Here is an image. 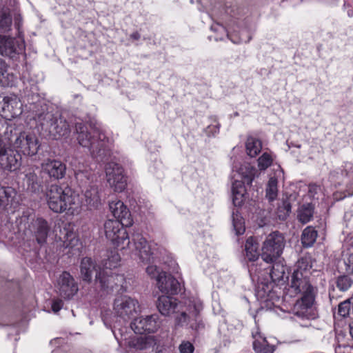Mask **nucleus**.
I'll use <instances>...</instances> for the list:
<instances>
[{"label":"nucleus","instance_id":"obj_49","mask_svg":"<svg viewBox=\"0 0 353 353\" xmlns=\"http://www.w3.org/2000/svg\"><path fill=\"white\" fill-rule=\"evenodd\" d=\"M188 317V316L185 312H181L180 315L176 317V321L177 324H182L186 322Z\"/></svg>","mask_w":353,"mask_h":353},{"label":"nucleus","instance_id":"obj_37","mask_svg":"<svg viewBox=\"0 0 353 353\" xmlns=\"http://www.w3.org/2000/svg\"><path fill=\"white\" fill-rule=\"evenodd\" d=\"M110 210L115 219L119 217L121 213L127 207L121 201H112L109 203Z\"/></svg>","mask_w":353,"mask_h":353},{"label":"nucleus","instance_id":"obj_33","mask_svg":"<svg viewBox=\"0 0 353 353\" xmlns=\"http://www.w3.org/2000/svg\"><path fill=\"white\" fill-rule=\"evenodd\" d=\"M277 179L274 177L270 179L266 188V197L270 201H272L277 197Z\"/></svg>","mask_w":353,"mask_h":353},{"label":"nucleus","instance_id":"obj_19","mask_svg":"<svg viewBox=\"0 0 353 353\" xmlns=\"http://www.w3.org/2000/svg\"><path fill=\"white\" fill-rule=\"evenodd\" d=\"M41 168L46 174L54 179H62L65 174V165L60 161L48 159L41 163Z\"/></svg>","mask_w":353,"mask_h":353},{"label":"nucleus","instance_id":"obj_3","mask_svg":"<svg viewBox=\"0 0 353 353\" xmlns=\"http://www.w3.org/2000/svg\"><path fill=\"white\" fill-rule=\"evenodd\" d=\"M46 196L49 208L56 213H62L74 204L72 190L69 188L63 189L57 184L51 185L47 189Z\"/></svg>","mask_w":353,"mask_h":353},{"label":"nucleus","instance_id":"obj_7","mask_svg":"<svg viewBox=\"0 0 353 353\" xmlns=\"http://www.w3.org/2000/svg\"><path fill=\"white\" fill-rule=\"evenodd\" d=\"M124 280L123 275L116 274L112 270L103 268L97 273L95 284L102 291L108 293L116 288L123 286Z\"/></svg>","mask_w":353,"mask_h":353},{"label":"nucleus","instance_id":"obj_14","mask_svg":"<svg viewBox=\"0 0 353 353\" xmlns=\"http://www.w3.org/2000/svg\"><path fill=\"white\" fill-rule=\"evenodd\" d=\"M21 154L12 150H8L6 147L0 150V166L3 170L14 171L21 165Z\"/></svg>","mask_w":353,"mask_h":353},{"label":"nucleus","instance_id":"obj_34","mask_svg":"<svg viewBox=\"0 0 353 353\" xmlns=\"http://www.w3.org/2000/svg\"><path fill=\"white\" fill-rule=\"evenodd\" d=\"M352 279L347 275L339 276L336 278V285L342 292L348 290L352 285Z\"/></svg>","mask_w":353,"mask_h":353},{"label":"nucleus","instance_id":"obj_39","mask_svg":"<svg viewBox=\"0 0 353 353\" xmlns=\"http://www.w3.org/2000/svg\"><path fill=\"white\" fill-rule=\"evenodd\" d=\"M232 223L236 234H241L245 232V226L242 217L234 212L232 213Z\"/></svg>","mask_w":353,"mask_h":353},{"label":"nucleus","instance_id":"obj_15","mask_svg":"<svg viewBox=\"0 0 353 353\" xmlns=\"http://www.w3.org/2000/svg\"><path fill=\"white\" fill-rule=\"evenodd\" d=\"M246 172H242L243 176V181H235V188H240L237 192L232 193L233 194V203L235 206H240L244 200L245 187L244 183L251 185L255 176V170L250 165L245 166Z\"/></svg>","mask_w":353,"mask_h":353},{"label":"nucleus","instance_id":"obj_21","mask_svg":"<svg viewBox=\"0 0 353 353\" xmlns=\"http://www.w3.org/2000/svg\"><path fill=\"white\" fill-rule=\"evenodd\" d=\"M30 230L34 232L38 243L42 244L46 242L50 226L46 220L43 218H37L31 222Z\"/></svg>","mask_w":353,"mask_h":353},{"label":"nucleus","instance_id":"obj_35","mask_svg":"<svg viewBox=\"0 0 353 353\" xmlns=\"http://www.w3.org/2000/svg\"><path fill=\"white\" fill-rule=\"evenodd\" d=\"M115 221H119L121 225L125 227H130L133 223L131 214L127 208L122 211L119 217H117Z\"/></svg>","mask_w":353,"mask_h":353},{"label":"nucleus","instance_id":"obj_50","mask_svg":"<svg viewBox=\"0 0 353 353\" xmlns=\"http://www.w3.org/2000/svg\"><path fill=\"white\" fill-rule=\"evenodd\" d=\"M8 65L6 62L0 58V77L7 72Z\"/></svg>","mask_w":353,"mask_h":353},{"label":"nucleus","instance_id":"obj_18","mask_svg":"<svg viewBox=\"0 0 353 353\" xmlns=\"http://www.w3.org/2000/svg\"><path fill=\"white\" fill-rule=\"evenodd\" d=\"M23 45L19 44L14 39L0 35V54L14 58L22 52Z\"/></svg>","mask_w":353,"mask_h":353},{"label":"nucleus","instance_id":"obj_23","mask_svg":"<svg viewBox=\"0 0 353 353\" xmlns=\"http://www.w3.org/2000/svg\"><path fill=\"white\" fill-rule=\"evenodd\" d=\"M85 202L90 210L97 209L101 205V199L97 186L92 185L86 189L84 193Z\"/></svg>","mask_w":353,"mask_h":353},{"label":"nucleus","instance_id":"obj_26","mask_svg":"<svg viewBox=\"0 0 353 353\" xmlns=\"http://www.w3.org/2000/svg\"><path fill=\"white\" fill-rule=\"evenodd\" d=\"M314 214V207L311 203L302 205L298 210L297 219L303 224L308 223Z\"/></svg>","mask_w":353,"mask_h":353},{"label":"nucleus","instance_id":"obj_36","mask_svg":"<svg viewBox=\"0 0 353 353\" xmlns=\"http://www.w3.org/2000/svg\"><path fill=\"white\" fill-rule=\"evenodd\" d=\"M12 19L9 14L4 10H0V29L3 31L10 30Z\"/></svg>","mask_w":353,"mask_h":353},{"label":"nucleus","instance_id":"obj_44","mask_svg":"<svg viewBox=\"0 0 353 353\" xmlns=\"http://www.w3.org/2000/svg\"><path fill=\"white\" fill-rule=\"evenodd\" d=\"M10 196L9 190L3 187L0 188V208L8 204Z\"/></svg>","mask_w":353,"mask_h":353},{"label":"nucleus","instance_id":"obj_20","mask_svg":"<svg viewBox=\"0 0 353 353\" xmlns=\"http://www.w3.org/2000/svg\"><path fill=\"white\" fill-rule=\"evenodd\" d=\"M179 304L176 299L169 296H161L157 301V307L163 316H169L178 312Z\"/></svg>","mask_w":353,"mask_h":353},{"label":"nucleus","instance_id":"obj_12","mask_svg":"<svg viewBox=\"0 0 353 353\" xmlns=\"http://www.w3.org/2000/svg\"><path fill=\"white\" fill-rule=\"evenodd\" d=\"M315 295H303L297 300L293 307L294 315L305 318L307 319H314L316 313L314 311L312 305L314 303Z\"/></svg>","mask_w":353,"mask_h":353},{"label":"nucleus","instance_id":"obj_46","mask_svg":"<svg viewBox=\"0 0 353 353\" xmlns=\"http://www.w3.org/2000/svg\"><path fill=\"white\" fill-rule=\"evenodd\" d=\"M179 350L181 353H192L194 347L190 342H185L179 346Z\"/></svg>","mask_w":353,"mask_h":353},{"label":"nucleus","instance_id":"obj_47","mask_svg":"<svg viewBox=\"0 0 353 353\" xmlns=\"http://www.w3.org/2000/svg\"><path fill=\"white\" fill-rule=\"evenodd\" d=\"M345 263L347 267V270L353 274V249L349 251Z\"/></svg>","mask_w":353,"mask_h":353},{"label":"nucleus","instance_id":"obj_9","mask_svg":"<svg viewBox=\"0 0 353 353\" xmlns=\"http://www.w3.org/2000/svg\"><path fill=\"white\" fill-rule=\"evenodd\" d=\"M23 111L20 99L15 95L0 96V114L10 120L19 116Z\"/></svg>","mask_w":353,"mask_h":353},{"label":"nucleus","instance_id":"obj_53","mask_svg":"<svg viewBox=\"0 0 353 353\" xmlns=\"http://www.w3.org/2000/svg\"><path fill=\"white\" fill-rule=\"evenodd\" d=\"M132 37L134 39H138L139 38V34L138 33H134L132 34Z\"/></svg>","mask_w":353,"mask_h":353},{"label":"nucleus","instance_id":"obj_16","mask_svg":"<svg viewBox=\"0 0 353 353\" xmlns=\"http://www.w3.org/2000/svg\"><path fill=\"white\" fill-rule=\"evenodd\" d=\"M59 294L64 299L72 297L78 292V286L74 278L67 272H63L58 280Z\"/></svg>","mask_w":353,"mask_h":353},{"label":"nucleus","instance_id":"obj_54","mask_svg":"<svg viewBox=\"0 0 353 353\" xmlns=\"http://www.w3.org/2000/svg\"><path fill=\"white\" fill-rule=\"evenodd\" d=\"M350 334L353 339V325H351L350 327Z\"/></svg>","mask_w":353,"mask_h":353},{"label":"nucleus","instance_id":"obj_4","mask_svg":"<svg viewBox=\"0 0 353 353\" xmlns=\"http://www.w3.org/2000/svg\"><path fill=\"white\" fill-rule=\"evenodd\" d=\"M285 239L278 231L270 233L263 242L261 258L267 263L274 262L282 254Z\"/></svg>","mask_w":353,"mask_h":353},{"label":"nucleus","instance_id":"obj_48","mask_svg":"<svg viewBox=\"0 0 353 353\" xmlns=\"http://www.w3.org/2000/svg\"><path fill=\"white\" fill-rule=\"evenodd\" d=\"M63 306V301L60 299L54 300L52 304V310L54 312H59Z\"/></svg>","mask_w":353,"mask_h":353},{"label":"nucleus","instance_id":"obj_42","mask_svg":"<svg viewBox=\"0 0 353 353\" xmlns=\"http://www.w3.org/2000/svg\"><path fill=\"white\" fill-rule=\"evenodd\" d=\"M279 208L285 210V213H281L279 215V219L284 221L285 220L291 213L292 204L290 198H286L282 201L281 205H279Z\"/></svg>","mask_w":353,"mask_h":353},{"label":"nucleus","instance_id":"obj_31","mask_svg":"<svg viewBox=\"0 0 353 353\" xmlns=\"http://www.w3.org/2000/svg\"><path fill=\"white\" fill-rule=\"evenodd\" d=\"M262 148L261 143L259 140L253 137H249L246 141L247 153L251 157H256Z\"/></svg>","mask_w":353,"mask_h":353},{"label":"nucleus","instance_id":"obj_29","mask_svg":"<svg viewBox=\"0 0 353 353\" xmlns=\"http://www.w3.org/2000/svg\"><path fill=\"white\" fill-rule=\"evenodd\" d=\"M317 231L314 228L308 226L303 231L301 242L304 247H310L316 241Z\"/></svg>","mask_w":353,"mask_h":353},{"label":"nucleus","instance_id":"obj_55","mask_svg":"<svg viewBox=\"0 0 353 353\" xmlns=\"http://www.w3.org/2000/svg\"><path fill=\"white\" fill-rule=\"evenodd\" d=\"M352 313H353V302H352Z\"/></svg>","mask_w":353,"mask_h":353},{"label":"nucleus","instance_id":"obj_30","mask_svg":"<svg viewBox=\"0 0 353 353\" xmlns=\"http://www.w3.org/2000/svg\"><path fill=\"white\" fill-rule=\"evenodd\" d=\"M28 188L34 192L42 191L41 181L34 172H29L26 174Z\"/></svg>","mask_w":353,"mask_h":353},{"label":"nucleus","instance_id":"obj_24","mask_svg":"<svg viewBox=\"0 0 353 353\" xmlns=\"http://www.w3.org/2000/svg\"><path fill=\"white\" fill-rule=\"evenodd\" d=\"M94 272H95L96 274L99 273L95 262L89 257L82 259L80 264L81 279L83 281L90 283L92 281V274Z\"/></svg>","mask_w":353,"mask_h":353},{"label":"nucleus","instance_id":"obj_10","mask_svg":"<svg viewBox=\"0 0 353 353\" xmlns=\"http://www.w3.org/2000/svg\"><path fill=\"white\" fill-rule=\"evenodd\" d=\"M137 301L128 296H119L114 302V312L124 320L133 316L137 313Z\"/></svg>","mask_w":353,"mask_h":353},{"label":"nucleus","instance_id":"obj_11","mask_svg":"<svg viewBox=\"0 0 353 353\" xmlns=\"http://www.w3.org/2000/svg\"><path fill=\"white\" fill-rule=\"evenodd\" d=\"M160 327L159 316L152 314L145 317L140 316L136 318L131 323V327L135 333L143 334L146 332H154Z\"/></svg>","mask_w":353,"mask_h":353},{"label":"nucleus","instance_id":"obj_40","mask_svg":"<svg viewBox=\"0 0 353 353\" xmlns=\"http://www.w3.org/2000/svg\"><path fill=\"white\" fill-rule=\"evenodd\" d=\"M351 305H352L350 299L340 303L338 306V314L343 318L348 316L351 311Z\"/></svg>","mask_w":353,"mask_h":353},{"label":"nucleus","instance_id":"obj_41","mask_svg":"<svg viewBox=\"0 0 353 353\" xmlns=\"http://www.w3.org/2000/svg\"><path fill=\"white\" fill-rule=\"evenodd\" d=\"M153 344V340L150 337H139L137 339L134 347L137 350H146L150 348Z\"/></svg>","mask_w":353,"mask_h":353},{"label":"nucleus","instance_id":"obj_1","mask_svg":"<svg viewBox=\"0 0 353 353\" xmlns=\"http://www.w3.org/2000/svg\"><path fill=\"white\" fill-rule=\"evenodd\" d=\"M75 128L78 143L89 149L92 157L103 161L110 155V151L105 149V136L98 129L92 128V132H89L88 127L82 123H77Z\"/></svg>","mask_w":353,"mask_h":353},{"label":"nucleus","instance_id":"obj_8","mask_svg":"<svg viewBox=\"0 0 353 353\" xmlns=\"http://www.w3.org/2000/svg\"><path fill=\"white\" fill-rule=\"evenodd\" d=\"M107 181L116 192L125 190L127 183L123 168L117 163L110 162L105 166Z\"/></svg>","mask_w":353,"mask_h":353},{"label":"nucleus","instance_id":"obj_6","mask_svg":"<svg viewBox=\"0 0 353 353\" xmlns=\"http://www.w3.org/2000/svg\"><path fill=\"white\" fill-rule=\"evenodd\" d=\"M10 143L17 152L24 155L33 156L36 154L39 148V141L34 134L19 133V135L9 138Z\"/></svg>","mask_w":353,"mask_h":353},{"label":"nucleus","instance_id":"obj_5","mask_svg":"<svg viewBox=\"0 0 353 353\" xmlns=\"http://www.w3.org/2000/svg\"><path fill=\"white\" fill-rule=\"evenodd\" d=\"M124 227L119 221L113 219H108L103 224L106 238L113 245L121 249H125L130 244L128 234Z\"/></svg>","mask_w":353,"mask_h":353},{"label":"nucleus","instance_id":"obj_22","mask_svg":"<svg viewBox=\"0 0 353 353\" xmlns=\"http://www.w3.org/2000/svg\"><path fill=\"white\" fill-rule=\"evenodd\" d=\"M135 248L139 251V258L142 261L149 263L153 259V251L150 245L142 236L137 234L134 238Z\"/></svg>","mask_w":353,"mask_h":353},{"label":"nucleus","instance_id":"obj_27","mask_svg":"<svg viewBox=\"0 0 353 353\" xmlns=\"http://www.w3.org/2000/svg\"><path fill=\"white\" fill-rule=\"evenodd\" d=\"M59 238L63 241L65 247L72 246L73 241H77L75 233L71 230L70 225H65L63 229L60 230Z\"/></svg>","mask_w":353,"mask_h":353},{"label":"nucleus","instance_id":"obj_52","mask_svg":"<svg viewBox=\"0 0 353 353\" xmlns=\"http://www.w3.org/2000/svg\"><path fill=\"white\" fill-rule=\"evenodd\" d=\"M281 213H285V210H283L282 208L278 207V209H277V216H278L279 218V215L281 214Z\"/></svg>","mask_w":353,"mask_h":353},{"label":"nucleus","instance_id":"obj_25","mask_svg":"<svg viewBox=\"0 0 353 353\" xmlns=\"http://www.w3.org/2000/svg\"><path fill=\"white\" fill-rule=\"evenodd\" d=\"M258 248V243L253 237H249L245 245V255L249 261H255L258 259L259 256Z\"/></svg>","mask_w":353,"mask_h":353},{"label":"nucleus","instance_id":"obj_13","mask_svg":"<svg viewBox=\"0 0 353 353\" xmlns=\"http://www.w3.org/2000/svg\"><path fill=\"white\" fill-rule=\"evenodd\" d=\"M290 288L296 294H302V296L315 295L314 288L308 277L304 276L303 273L299 270L294 271L292 275Z\"/></svg>","mask_w":353,"mask_h":353},{"label":"nucleus","instance_id":"obj_2","mask_svg":"<svg viewBox=\"0 0 353 353\" xmlns=\"http://www.w3.org/2000/svg\"><path fill=\"white\" fill-rule=\"evenodd\" d=\"M35 119L39 123L41 132L46 137L57 139L66 136L70 132L69 125L65 119L54 115L50 112H43L35 115Z\"/></svg>","mask_w":353,"mask_h":353},{"label":"nucleus","instance_id":"obj_51","mask_svg":"<svg viewBox=\"0 0 353 353\" xmlns=\"http://www.w3.org/2000/svg\"><path fill=\"white\" fill-rule=\"evenodd\" d=\"M234 186H235V181H234L232 183V193L237 192L240 190V188H235Z\"/></svg>","mask_w":353,"mask_h":353},{"label":"nucleus","instance_id":"obj_45","mask_svg":"<svg viewBox=\"0 0 353 353\" xmlns=\"http://www.w3.org/2000/svg\"><path fill=\"white\" fill-rule=\"evenodd\" d=\"M146 272L151 278H155L157 281V276H159V274H161V272H159V268L156 265L148 266L146 268Z\"/></svg>","mask_w":353,"mask_h":353},{"label":"nucleus","instance_id":"obj_28","mask_svg":"<svg viewBox=\"0 0 353 353\" xmlns=\"http://www.w3.org/2000/svg\"><path fill=\"white\" fill-rule=\"evenodd\" d=\"M255 340L253 347L256 353H273L274 348L270 345L265 338H262L259 334L254 335Z\"/></svg>","mask_w":353,"mask_h":353},{"label":"nucleus","instance_id":"obj_43","mask_svg":"<svg viewBox=\"0 0 353 353\" xmlns=\"http://www.w3.org/2000/svg\"><path fill=\"white\" fill-rule=\"evenodd\" d=\"M259 167L261 170H265L272 164V159L268 153H264L261 157H259Z\"/></svg>","mask_w":353,"mask_h":353},{"label":"nucleus","instance_id":"obj_17","mask_svg":"<svg viewBox=\"0 0 353 353\" xmlns=\"http://www.w3.org/2000/svg\"><path fill=\"white\" fill-rule=\"evenodd\" d=\"M157 288L164 294H176L180 290V283L170 274L161 272L157 276Z\"/></svg>","mask_w":353,"mask_h":353},{"label":"nucleus","instance_id":"obj_32","mask_svg":"<svg viewBox=\"0 0 353 353\" xmlns=\"http://www.w3.org/2000/svg\"><path fill=\"white\" fill-rule=\"evenodd\" d=\"M270 274L274 282H279L283 280L285 276V268L279 263H275L272 267Z\"/></svg>","mask_w":353,"mask_h":353},{"label":"nucleus","instance_id":"obj_38","mask_svg":"<svg viewBox=\"0 0 353 353\" xmlns=\"http://www.w3.org/2000/svg\"><path fill=\"white\" fill-rule=\"evenodd\" d=\"M120 261V256L117 252H111L104 263V268L112 270L119 265Z\"/></svg>","mask_w":353,"mask_h":353}]
</instances>
